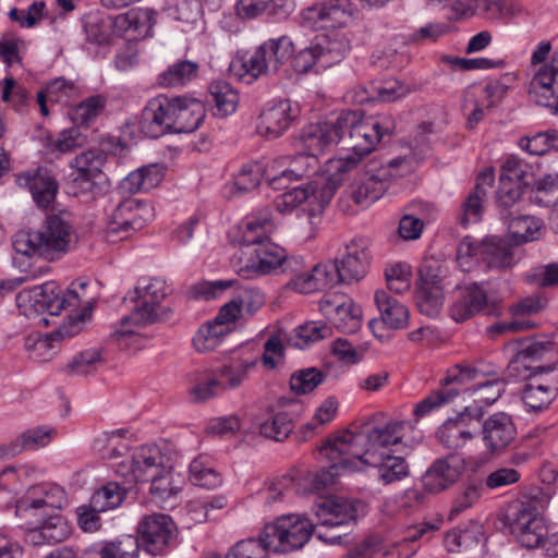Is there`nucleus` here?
Instances as JSON below:
<instances>
[{
	"label": "nucleus",
	"instance_id": "1",
	"mask_svg": "<svg viewBox=\"0 0 558 558\" xmlns=\"http://www.w3.org/2000/svg\"><path fill=\"white\" fill-rule=\"evenodd\" d=\"M78 240L71 214L61 211L49 215L36 231H19L12 245L16 255H37L54 262L73 251Z\"/></svg>",
	"mask_w": 558,
	"mask_h": 558
},
{
	"label": "nucleus",
	"instance_id": "2",
	"mask_svg": "<svg viewBox=\"0 0 558 558\" xmlns=\"http://www.w3.org/2000/svg\"><path fill=\"white\" fill-rule=\"evenodd\" d=\"M339 144L357 156H366L396 129L392 116L380 113L363 117L360 111H344L337 118Z\"/></svg>",
	"mask_w": 558,
	"mask_h": 558
},
{
	"label": "nucleus",
	"instance_id": "3",
	"mask_svg": "<svg viewBox=\"0 0 558 558\" xmlns=\"http://www.w3.org/2000/svg\"><path fill=\"white\" fill-rule=\"evenodd\" d=\"M405 422L389 421L385 424H366L361 432H343L336 437L335 449L339 454H351L354 459L366 457V452L383 453L390 446L402 442Z\"/></svg>",
	"mask_w": 558,
	"mask_h": 558
},
{
	"label": "nucleus",
	"instance_id": "4",
	"mask_svg": "<svg viewBox=\"0 0 558 558\" xmlns=\"http://www.w3.org/2000/svg\"><path fill=\"white\" fill-rule=\"evenodd\" d=\"M338 179L319 177L305 186L289 190L274 199V206L280 214H289L300 209L307 215L310 225H316L324 208L332 199L338 187Z\"/></svg>",
	"mask_w": 558,
	"mask_h": 558
},
{
	"label": "nucleus",
	"instance_id": "5",
	"mask_svg": "<svg viewBox=\"0 0 558 558\" xmlns=\"http://www.w3.org/2000/svg\"><path fill=\"white\" fill-rule=\"evenodd\" d=\"M171 293V288L161 278H142L134 291L129 292L128 299L134 302L132 313L121 319L123 326L129 323L147 325L159 318L161 302ZM134 333V330L123 327L114 335L120 339Z\"/></svg>",
	"mask_w": 558,
	"mask_h": 558
},
{
	"label": "nucleus",
	"instance_id": "6",
	"mask_svg": "<svg viewBox=\"0 0 558 558\" xmlns=\"http://www.w3.org/2000/svg\"><path fill=\"white\" fill-rule=\"evenodd\" d=\"M80 303V296L74 290L69 289L66 292H62L54 281L24 289L16 295L17 307L26 317L37 316L45 312L50 315H59L63 310H76Z\"/></svg>",
	"mask_w": 558,
	"mask_h": 558
},
{
	"label": "nucleus",
	"instance_id": "7",
	"mask_svg": "<svg viewBox=\"0 0 558 558\" xmlns=\"http://www.w3.org/2000/svg\"><path fill=\"white\" fill-rule=\"evenodd\" d=\"M260 532L272 553L289 554L303 548L311 539L314 524L304 515L289 513L265 524Z\"/></svg>",
	"mask_w": 558,
	"mask_h": 558
},
{
	"label": "nucleus",
	"instance_id": "8",
	"mask_svg": "<svg viewBox=\"0 0 558 558\" xmlns=\"http://www.w3.org/2000/svg\"><path fill=\"white\" fill-rule=\"evenodd\" d=\"M154 216V208L149 203L133 197L125 198L108 216L107 236L111 241L129 239L151 221Z\"/></svg>",
	"mask_w": 558,
	"mask_h": 558
},
{
	"label": "nucleus",
	"instance_id": "9",
	"mask_svg": "<svg viewBox=\"0 0 558 558\" xmlns=\"http://www.w3.org/2000/svg\"><path fill=\"white\" fill-rule=\"evenodd\" d=\"M138 547L151 556H165L178 544V527L167 514L154 513L144 517L137 525Z\"/></svg>",
	"mask_w": 558,
	"mask_h": 558
},
{
	"label": "nucleus",
	"instance_id": "10",
	"mask_svg": "<svg viewBox=\"0 0 558 558\" xmlns=\"http://www.w3.org/2000/svg\"><path fill=\"white\" fill-rule=\"evenodd\" d=\"M506 524L518 543L529 549L539 547L547 535L543 517L531 504L513 506L506 515Z\"/></svg>",
	"mask_w": 558,
	"mask_h": 558
},
{
	"label": "nucleus",
	"instance_id": "11",
	"mask_svg": "<svg viewBox=\"0 0 558 558\" xmlns=\"http://www.w3.org/2000/svg\"><path fill=\"white\" fill-rule=\"evenodd\" d=\"M403 159H391L387 165L378 168H372L352 185L351 198L361 207H368L371 204L379 199L388 190L390 183L400 173L396 170Z\"/></svg>",
	"mask_w": 558,
	"mask_h": 558
},
{
	"label": "nucleus",
	"instance_id": "12",
	"mask_svg": "<svg viewBox=\"0 0 558 558\" xmlns=\"http://www.w3.org/2000/svg\"><path fill=\"white\" fill-rule=\"evenodd\" d=\"M296 260L288 258L286 251L269 240L253 247L248 257L239 269V275L246 279L269 275L281 269L287 272Z\"/></svg>",
	"mask_w": 558,
	"mask_h": 558
},
{
	"label": "nucleus",
	"instance_id": "13",
	"mask_svg": "<svg viewBox=\"0 0 558 558\" xmlns=\"http://www.w3.org/2000/svg\"><path fill=\"white\" fill-rule=\"evenodd\" d=\"M352 21V12L340 0H322L302 10L300 23L313 31L345 27Z\"/></svg>",
	"mask_w": 558,
	"mask_h": 558
},
{
	"label": "nucleus",
	"instance_id": "14",
	"mask_svg": "<svg viewBox=\"0 0 558 558\" xmlns=\"http://www.w3.org/2000/svg\"><path fill=\"white\" fill-rule=\"evenodd\" d=\"M527 93L534 104L558 113V50L534 73Z\"/></svg>",
	"mask_w": 558,
	"mask_h": 558
},
{
	"label": "nucleus",
	"instance_id": "15",
	"mask_svg": "<svg viewBox=\"0 0 558 558\" xmlns=\"http://www.w3.org/2000/svg\"><path fill=\"white\" fill-rule=\"evenodd\" d=\"M555 355L553 342L546 340L529 342L509 363L507 374L517 378H525L529 375L527 373L553 374L555 373L556 362L535 366L531 362L547 360Z\"/></svg>",
	"mask_w": 558,
	"mask_h": 558
},
{
	"label": "nucleus",
	"instance_id": "16",
	"mask_svg": "<svg viewBox=\"0 0 558 558\" xmlns=\"http://www.w3.org/2000/svg\"><path fill=\"white\" fill-rule=\"evenodd\" d=\"M241 311L234 299L225 304L216 317L203 325L193 337V345L198 352H209L215 350L221 339L226 337L230 330V325L239 317Z\"/></svg>",
	"mask_w": 558,
	"mask_h": 558
},
{
	"label": "nucleus",
	"instance_id": "17",
	"mask_svg": "<svg viewBox=\"0 0 558 558\" xmlns=\"http://www.w3.org/2000/svg\"><path fill=\"white\" fill-rule=\"evenodd\" d=\"M298 112L288 99L270 101L257 118L256 132L268 140L278 138L290 128Z\"/></svg>",
	"mask_w": 558,
	"mask_h": 558
},
{
	"label": "nucleus",
	"instance_id": "18",
	"mask_svg": "<svg viewBox=\"0 0 558 558\" xmlns=\"http://www.w3.org/2000/svg\"><path fill=\"white\" fill-rule=\"evenodd\" d=\"M483 414L484 412L480 407H466L456 417L445 421L436 433L439 444L449 450L463 447L473 438L470 428L472 421H480Z\"/></svg>",
	"mask_w": 558,
	"mask_h": 558
},
{
	"label": "nucleus",
	"instance_id": "19",
	"mask_svg": "<svg viewBox=\"0 0 558 558\" xmlns=\"http://www.w3.org/2000/svg\"><path fill=\"white\" fill-rule=\"evenodd\" d=\"M366 506L357 499L330 498L316 505L315 513L322 526L339 527L364 515Z\"/></svg>",
	"mask_w": 558,
	"mask_h": 558
},
{
	"label": "nucleus",
	"instance_id": "20",
	"mask_svg": "<svg viewBox=\"0 0 558 558\" xmlns=\"http://www.w3.org/2000/svg\"><path fill=\"white\" fill-rule=\"evenodd\" d=\"M319 310L341 332L353 333L362 326L361 308L345 295L324 298L320 301Z\"/></svg>",
	"mask_w": 558,
	"mask_h": 558
},
{
	"label": "nucleus",
	"instance_id": "21",
	"mask_svg": "<svg viewBox=\"0 0 558 558\" xmlns=\"http://www.w3.org/2000/svg\"><path fill=\"white\" fill-rule=\"evenodd\" d=\"M65 502V492L58 485L43 484L33 488L32 496H26L17 502L16 514L41 517L52 514Z\"/></svg>",
	"mask_w": 558,
	"mask_h": 558
},
{
	"label": "nucleus",
	"instance_id": "22",
	"mask_svg": "<svg viewBox=\"0 0 558 558\" xmlns=\"http://www.w3.org/2000/svg\"><path fill=\"white\" fill-rule=\"evenodd\" d=\"M335 260L342 276V283L361 280L369 265L368 240L364 238L351 240Z\"/></svg>",
	"mask_w": 558,
	"mask_h": 558
},
{
	"label": "nucleus",
	"instance_id": "23",
	"mask_svg": "<svg viewBox=\"0 0 558 558\" xmlns=\"http://www.w3.org/2000/svg\"><path fill=\"white\" fill-rule=\"evenodd\" d=\"M375 303L380 313V318H373L368 323V327L375 337L380 340L387 338L386 335L379 332L381 327H387L388 329H402L407 327L409 311L401 302L389 295L388 292L379 290L375 293Z\"/></svg>",
	"mask_w": 558,
	"mask_h": 558
},
{
	"label": "nucleus",
	"instance_id": "24",
	"mask_svg": "<svg viewBox=\"0 0 558 558\" xmlns=\"http://www.w3.org/2000/svg\"><path fill=\"white\" fill-rule=\"evenodd\" d=\"M517 428L512 417L498 412L486 418L482 426V438L490 454H500L514 440Z\"/></svg>",
	"mask_w": 558,
	"mask_h": 558
},
{
	"label": "nucleus",
	"instance_id": "25",
	"mask_svg": "<svg viewBox=\"0 0 558 558\" xmlns=\"http://www.w3.org/2000/svg\"><path fill=\"white\" fill-rule=\"evenodd\" d=\"M521 398L527 411L538 412L546 409L558 396V374L553 373L549 378L545 374L527 373Z\"/></svg>",
	"mask_w": 558,
	"mask_h": 558
},
{
	"label": "nucleus",
	"instance_id": "26",
	"mask_svg": "<svg viewBox=\"0 0 558 558\" xmlns=\"http://www.w3.org/2000/svg\"><path fill=\"white\" fill-rule=\"evenodd\" d=\"M489 307L487 293L477 282L459 287L450 306V316L457 323H463Z\"/></svg>",
	"mask_w": 558,
	"mask_h": 558
},
{
	"label": "nucleus",
	"instance_id": "27",
	"mask_svg": "<svg viewBox=\"0 0 558 558\" xmlns=\"http://www.w3.org/2000/svg\"><path fill=\"white\" fill-rule=\"evenodd\" d=\"M336 437L328 439L320 452L330 460L329 468H323L311 475L312 490L322 492L331 486L341 471H359L355 459L351 454H337L335 449Z\"/></svg>",
	"mask_w": 558,
	"mask_h": 558
},
{
	"label": "nucleus",
	"instance_id": "28",
	"mask_svg": "<svg viewBox=\"0 0 558 558\" xmlns=\"http://www.w3.org/2000/svg\"><path fill=\"white\" fill-rule=\"evenodd\" d=\"M170 98L159 95L151 98L142 111L138 122L141 132L150 138L172 132L170 117Z\"/></svg>",
	"mask_w": 558,
	"mask_h": 558
},
{
	"label": "nucleus",
	"instance_id": "29",
	"mask_svg": "<svg viewBox=\"0 0 558 558\" xmlns=\"http://www.w3.org/2000/svg\"><path fill=\"white\" fill-rule=\"evenodd\" d=\"M171 129L173 133H192L203 123L206 110L201 100L187 97L170 98Z\"/></svg>",
	"mask_w": 558,
	"mask_h": 558
},
{
	"label": "nucleus",
	"instance_id": "30",
	"mask_svg": "<svg viewBox=\"0 0 558 558\" xmlns=\"http://www.w3.org/2000/svg\"><path fill=\"white\" fill-rule=\"evenodd\" d=\"M359 471L362 465H368L378 470V480L384 485L399 482L409 475V465L404 458L393 456L384 450L383 453L366 452V457L355 459Z\"/></svg>",
	"mask_w": 558,
	"mask_h": 558
},
{
	"label": "nucleus",
	"instance_id": "31",
	"mask_svg": "<svg viewBox=\"0 0 558 558\" xmlns=\"http://www.w3.org/2000/svg\"><path fill=\"white\" fill-rule=\"evenodd\" d=\"M339 144V133L337 129V120L319 122L306 125L300 132L296 147L300 150L313 153L318 156L326 149Z\"/></svg>",
	"mask_w": 558,
	"mask_h": 558
},
{
	"label": "nucleus",
	"instance_id": "32",
	"mask_svg": "<svg viewBox=\"0 0 558 558\" xmlns=\"http://www.w3.org/2000/svg\"><path fill=\"white\" fill-rule=\"evenodd\" d=\"M462 470V461L457 456L437 459L424 474L423 486L429 493H440L459 480Z\"/></svg>",
	"mask_w": 558,
	"mask_h": 558
},
{
	"label": "nucleus",
	"instance_id": "33",
	"mask_svg": "<svg viewBox=\"0 0 558 558\" xmlns=\"http://www.w3.org/2000/svg\"><path fill=\"white\" fill-rule=\"evenodd\" d=\"M17 183L29 189L35 203L41 208H47L54 201L58 192V182L46 168L20 174Z\"/></svg>",
	"mask_w": 558,
	"mask_h": 558
},
{
	"label": "nucleus",
	"instance_id": "34",
	"mask_svg": "<svg viewBox=\"0 0 558 558\" xmlns=\"http://www.w3.org/2000/svg\"><path fill=\"white\" fill-rule=\"evenodd\" d=\"M314 41L320 53V69H328L341 62L351 49V38L343 31H331L318 35Z\"/></svg>",
	"mask_w": 558,
	"mask_h": 558
},
{
	"label": "nucleus",
	"instance_id": "35",
	"mask_svg": "<svg viewBox=\"0 0 558 558\" xmlns=\"http://www.w3.org/2000/svg\"><path fill=\"white\" fill-rule=\"evenodd\" d=\"M54 429L37 426L26 429L10 442L0 445V461H4L26 450H35L47 446L53 438Z\"/></svg>",
	"mask_w": 558,
	"mask_h": 558
},
{
	"label": "nucleus",
	"instance_id": "36",
	"mask_svg": "<svg viewBox=\"0 0 558 558\" xmlns=\"http://www.w3.org/2000/svg\"><path fill=\"white\" fill-rule=\"evenodd\" d=\"M481 260L490 269H508L517 260L512 245L497 235H488L481 242Z\"/></svg>",
	"mask_w": 558,
	"mask_h": 558
},
{
	"label": "nucleus",
	"instance_id": "37",
	"mask_svg": "<svg viewBox=\"0 0 558 558\" xmlns=\"http://www.w3.org/2000/svg\"><path fill=\"white\" fill-rule=\"evenodd\" d=\"M493 182V170H486L477 177V182L473 192L466 197L461 207L459 220L463 227L481 220L483 214V199L486 197L487 190L492 186Z\"/></svg>",
	"mask_w": 558,
	"mask_h": 558
},
{
	"label": "nucleus",
	"instance_id": "38",
	"mask_svg": "<svg viewBox=\"0 0 558 558\" xmlns=\"http://www.w3.org/2000/svg\"><path fill=\"white\" fill-rule=\"evenodd\" d=\"M137 556L138 543L132 536L96 543L84 550V558H137Z\"/></svg>",
	"mask_w": 558,
	"mask_h": 558
},
{
	"label": "nucleus",
	"instance_id": "39",
	"mask_svg": "<svg viewBox=\"0 0 558 558\" xmlns=\"http://www.w3.org/2000/svg\"><path fill=\"white\" fill-rule=\"evenodd\" d=\"M274 229L275 223L268 209L258 213L256 216L248 217L242 228V244L247 247H256L269 240V234Z\"/></svg>",
	"mask_w": 558,
	"mask_h": 558
},
{
	"label": "nucleus",
	"instance_id": "40",
	"mask_svg": "<svg viewBox=\"0 0 558 558\" xmlns=\"http://www.w3.org/2000/svg\"><path fill=\"white\" fill-rule=\"evenodd\" d=\"M259 48H264L265 61H263V63L266 70V76L276 74L294 52L293 43L288 36L268 39L264 41Z\"/></svg>",
	"mask_w": 558,
	"mask_h": 558
},
{
	"label": "nucleus",
	"instance_id": "41",
	"mask_svg": "<svg viewBox=\"0 0 558 558\" xmlns=\"http://www.w3.org/2000/svg\"><path fill=\"white\" fill-rule=\"evenodd\" d=\"M157 11L150 8H133L117 16L116 24L124 31H133L141 37H148L157 23Z\"/></svg>",
	"mask_w": 558,
	"mask_h": 558
},
{
	"label": "nucleus",
	"instance_id": "42",
	"mask_svg": "<svg viewBox=\"0 0 558 558\" xmlns=\"http://www.w3.org/2000/svg\"><path fill=\"white\" fill-rule=\"evenodd\" d=\"M264 48H256L252 54L235 58L230 63V73L245 84H252L260 76H266L264 68Z\"/></svg>",
	"mask_w": 558,
	"mask_h": 558
},
{
	"label": "nucleus",
	"instance_id": "43",
	"mask_svg": "<svg viewBox=\"0 0 558 558\" xmlns=\"http://www.w3.org/2000/svg\"><path fill=\"white\" fill-rule=\"evenodd\" d=\"M489 375L490 373L484 369L482 363L475 365L456 364L447 371L446 376L440 380L441 389H456L457 397L468 384Z\"/></svg>",
	"mask_w": 558,
	"mask_h": 558
},
{
	"label": "nucleus",
	"instance_id": "44",
	"mask_svg": "<svg viewBox=\"0 0 558 558\" xmlns=\"http://www.w3.org/2000/svg\"><path fill=\"white\" fill-rule=\"evenodd\" d=\"M199 64L191 60H178L162 71L157 78L161 87H182L198 76Z\"/></svg>",
	"mask_w": 558,
	"mask_h": 558
},
{
	"label": "nucleus",
	"instance_id": "45",
	"mask_svg": "<svg viewBox=\"0 0 558 558\" xmlns=\"http://www.w3.org/2000/svg\"><path fill=\"white\" fill-rule=\"evenodd\" d=\"M49 518L45 521L29 522L34 532V543L39 544L46 542L48 544H56L65 541L70 535V527L64 519L58 514H48Z\"/></svg>",
	"mask_w": 558,
	"mask_h": 558
},
{
	"label": "nucleus",
	"instance_id": "46",
	"mask_svg": "<svg viewBox=\"0 0 558 558\" xmlns=\"http://www.w3.org/2000/svg\"><path fill=\"white\" fill-rule=\"evenodd\" d=\"M106 154L100 149H88L71 161V168L76 172L74 181L92 183L101 172Z\"/></svg>",
	"mask_w": 558,
	"mask_h": 558
},
{
	"label": "nucleus",
	"instance_id": "47",
	"mask_svg": "<svg viewBox=\"0 0 558 558\" xmlns=\"http://www.w3.org/2000/svg\"><path fill=\"white\" fill-rule=\"evenodd\" d=\"M208 93L210 101L215 105V116L223 118L235 112L239 104V95L228 82H211L208 87Z\"/></svg>",
	"mask_w": 558,
	"mask_h": 558
},
{
	"label": "nucleus",
	"instance_id": "48",
	"mask_svg": "<svg viewBox=\"0 0 558 558\" xmlns=\"http://www.w3.org/2000/svg\"><path fill=\"white\" fill-rule=\"evenodd\" d=\"M505 219L508 225V233L517 245L535 241L541 236L543 222L534 216H507Z\"/></svg>",
	"mask_w": 558,
	"mask_h": 558
},
{
	"label": "nucleus",
	"instance_id": "49",
	"mask_svg": "<svg viewBox=\"0 0 558 558\" xmlns=\"http://www.w3.org/2000/svg\"><path fill=\"white\" fill-rule=\"evenodd\" d=\"M150 493L157 502H167L175 497L182 489L183 481L172 470L161 469L149 480Z\"/></svg>",
	"mask_w": 558,
	"mask_h": 558
},
{
	"label": "nucleus",
	"instance_id": "50",
	"mask_svg": "<svg viewBox=\"0 0 558 558\" xmlns=\"http://www.w3.org/2000/svg\"><path fill=\"white\" fill-rule=\"evenodd\" d=\"M256 365V361L233 360L229 364L219 366L214 371V378L220 381L221 392L241 386L246 378L248 369Z\"/></svg>",
	"mask_w": 558,
	"mask_h": 558
},
{
	"label": "nucleus",
	"instance_id": "51",
	"mask_svg": "<svg viewBox=\"0 0 558 558\" xmlns=\"http://www.w3.org/2000/svg\"><path fill=\"white\" fill-rule=\"evenodd\" d=\"M161 181L160 170L156 166L140 168L129 173L121 182V190L135 194L140 192H148L157 186Z\"/></svg>",
	"mask_w": 558,
	"mask_h": 558
},
{
	"label": "nucleus",
	"instance_id": "52",
	"mask_svg": "<svg viewBox=\"0 0 558 558\" xmlns=\"http://www.w3.org/2000/svg\"><path fill=\"white\" fill-rule=\"evenodd\" d=\"M265 177V168L260 162H248L241 167L233 177V183L228 186L232 195H243L254 191Z\"/></svg>",
	"mask_w": 558,
	"mask_h": 558
},
{
	"label": "nucleus",
	"instance_id": "53",
	"mask_svg": "<svg viewBox=\"0 0 558 558\" xmlns=\"http://www.w3.org/2000/svg\"><path fill=\"white\" fill-rule=\"evenodd\" d=\"M190 481L197 486L213 489L222 484L221 474L214 469L210 461L205 456L195 458L190 463Z\"/></svg>",
	"mask_w": 558,
	"mask_h": 558
},
{
	"label": "nucleus",
	"instance_id": "54",
	"mask_svg": "<svg viewBox=\"0 0 558 558\" xmlns=\"http://www.w3.org/2000/svg\"><path fill=\"white\" fill-rule=\"evenodd\" d=\"M135 468L143 473L142 482H148L154 474L159 473L162 465V454L157 447L142 446L133 452Z\"/></svg>",
	"mask_w": 558,
	"mask_h": 558
},
{
	"label": "nucleus",
	"instance_id": "55",
	"mask_svg": "<svg viewBox=\"0 0 558 558\" xmlns=\"http://www.w3.org/2000/svg\"><path fill=\"white\" fill-rule=\"evenodd\" d=\"M271 551L267 542L263 541L262 532L257 537H248L236 542L227 553L226 558H268Z\"/></svg>",
	"mask_w": 558,
	"mask_h": 558
},
{
	"label": "nucleus",
	"instance_id": "56",
	"mask_svg": "<svg viewBox=\"0 0 558 558\" xmlns=\"http://www.w3.org/2000/svg\"><path fill=\"white\" fill-rule=\"evenodd\" d=\"M125 489L116 482H110L97 489L90 500L96 510L107 511L121 505L125 497Z\"/></svg>",
	"mask_w": 558,
	"mask_h": 558
},
{
	"label": "nucleus",
	"instance_id": "57",
	"mask_svg": "<svg viewBox=\"0 0 558 558\" xmlns=\"http://www.w3.org/2000/svg\"><path fill=\"white\" fill-rule=\"evenodd\" d=\"M499 179L527 186L533 179L532 167L519 157L510 156L501 167Z\"/></svg>",
	"mask_w": 558,
	"mask_h": 558
},
{
	"label": "nucleus",
	"instance_id": "58",
	"mask_svg": "<svg viewBox=\"0 0 558 558\" xmlns=\"http://www.w3.org/2000/svg\"><path fill=\"white\" fill-rule=\"evenodd\" d=\"M106 100L100 95L90 96L71 111L70 117L72 121L80 125H89L105 108Z\"/></svg>",
	"mask_w": 558,
	"mask_h": 558
},
{
	"label": "nucleus",
	"instance_id": "59",
	"mask_svg": "<svg viewBox=\"0 0 558 558\" xmlns=\"http://www.w3.org/2000/svg\"><path fill=\"white\" fill-rule=\"evenodd\" d=\"M292 429V420L286 412L276 413L270 418L259 423V433L276 441L284 440Z\"/></svg>",
	"mask_w": 558,
	"mask_h": 558
},
{
	"label": "nucleus",
	"instance_id": "60",
	"mask_svg": "<svg viewBox=\"0 0 558 558\" xmlns=\"http://www.w3.org/2000/svg\"><path fill=\"white\" fill-rule=\"evenodd\" d=\"M415 302L422 314L428 317L437 316L444 302L442 288L429 289L417 286Z\"/></svg>",
	"mask_w": 558,
	"mask_h": 558
},
{
	"label": "nucleus",
	"instance_id": "61",
	"mask_svg": "<svg viewBox=\"0 0 558 558\" xmlns=\"http://www.w3.org/2000/svg\"><path fill=\"white\" fill-rule=\"evenodd\" d=\"M318 169V158L305 150H301L298 155L290 159L289 166L283 169V177L291 175L294 180L316 173Z\"/></svg>",
	"mask_w": 558,
	"mask_h": 558
},
{
	"label": "nucleus",
	"instance_id": "62",
	"mask_svg": "<svg viewBox=\"0 0 558 558\" xmlns=\"http://www.w3.org/2000/svg\"><path fill=\"white\" fill-rule=\"evenodd\" d=\"M101 363V353L98 349H87L80 352L68 364V371L73 375H86L96 369Z\"/></svg>",
	"mask_w": 558,
	"mask_h": 558
},
{
	"label": "nucleus",
	"instance_id": "63",
	"mask_svg": "<svg viewBox=\"0 0 558 558\" xmlns=\"http://www.w3.org/2000/svg\"><path fill=\"white\" fill-rule=\"evenodd\" d=\"M324 375L317 368H305L294 373L290 378V387L298 395L313 391L322 381Z\"/></svg>",
	"mask_w": 558,
	"mask_h": 558
},
{
	"label": "nucleus",
	"instance_id": "64",
	"mask_svg": "<svg viewBox=\"0 0 558 558\" xmlns=\"http://www.w3.org/2000/svg\"><path fill=\"white\" fill-rule=\"evenodd\" d=\"M240 311L253 315L265 304V294L255 287L246 286L240 288L233 296Z\"/></svg>",
	"mask_w": 558,
	"mask_h": 558
}]
</instances>
